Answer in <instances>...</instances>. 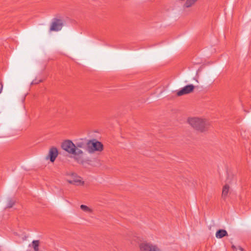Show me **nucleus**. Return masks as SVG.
Returning <instances> with one entry per match:
<instances>
[{
  "mask_svg": "<svg viewBox=\"0 0 251 251\" xmlns=\"http://www.w3.org/2000/svg\"><path fill=\"white\" fill-rule=\"evenodd\" d=\"M61 148L63 150L70 154L74 155V159L78 163H83V156L84 152L82 151L75 150V144L71 140H67L62 142Z\"/></svg>",
  "mask_w": 251,
  "mask_h": 251,
  "instance_id": "nucleus-1",
  "label": "nucleus"
},
{
  "mask_svg": "<svg viewBox=\"0 0 251 251\" xmlns=\"http://www.w3.org/2000/svg\"><path fill=\"white\" fill-rule=\"evenodd\" d=\"M188 123L194 129L202 132L206 131L209 126V122L205 119L197 117L189 118Z\"/></svg>",
  "mask_w": 251,
  "mask_h": 251,
  "instance_id": "nucleus-2",
  "label": "nucleus"
},
{
  "mask_svg": "<svg viewBox=\"0 0 251 251\" xmlns=\"http://www.w3.org/2000/svg\"><path fill=\"white\" fill-rule=\"evenodd\" d=\"M103 150L102 144L96 139L88 140L87 151L90 153L101 151Z\"/></svg>",
  "mask_w": 251,
  "mask_h": 251,
  "instance_id": "nucleus-3",
  "label": "nucleus"
},
{
  "mask_svg": "<svg viewBox=\"0 0 251 251\" xmlns=\"http://www.w3.org/2000/svg\"><path fill=\"white\" fill-rule=\"evenodd\" d=\"M66 181L71 184L75 185H83L84 182L81 177L74 173H67L66 174Z\"/></svg>",
  "mask_w": 251,
  "mask_h": 251,
  "instance_id": "nucleus-4",
  "label": "nucleus"
},
{
  "mask_svg": "<svg viewBox=\"0 0 251 251\" xmlns=\"http://www.w3.org/2000/svg\"><path fill=\"white\" fill-rule=\"evenodd\" d=\"M139 247L140 251H162L157 245L151 243H142Z\"/></svg>",
  "mask_w": 251,
  "mask_h": 251,
  "instance_id": "nucleus-5",
  "label": "nucleus"
},
{
  "mask_svg": "<svg viewBox=\"0 0 251 251\" xmlns=\"http://www.w3.org/2000/svg\"><path fill=\"white\" fill-rule=\"evenodd\" d=\"M63 26V22L61 19L54 18L53 19L50 28V31H60Z\"/></svg>",
  "mask_w": 251,
  "mask_h": 251,
  "instance_id": "nucleus-6",
  "label": "nucleus"
},
{
  "mask_svg": "<svg viewBox=\"0 0 251 251\" xmlns=\"http://www.w3.org/2000/svg\"><path fill=\"white\" fill-rule=\"evenodd\" d=\"M194 88L195 86L192 84L186 85L180 90L178 91L176 93V95L177 96H181L190 94L193 91Z\"/></svg>",
  "mask_w": 251,
  "mask_h": 251,
  "instance_id": "nucleus-7",
  "label": "nucleus"
},
{
  "mask_svg": "<svg viewBox=\"0 0 251 251\" xmlns=\"http://www.w3.org/2000/svg\"><path fill=\"white\" fill-rule=\"evenodd\" d=\"M88 140L80 139L76 141L75 143V149L79 151H82V149H86L87 151ZM76 150V149H75Z\"/></svg>",
  "mask_w": 251,
  "mask_h": 251,
  "instance_id": "nucleus-8",
  "label": "nucleus"
},
{
  "mask_svg": "<svg viewBox=\"0 0 251 251\" xmlns=\"http://www.w3.org/2000/svg\"><path fill=\"white\" fill-rule=\"evenodd\" d=\"M58 155V150L55 147H51L47 156V159H50L51 162H53Z\"/></svg>",
  "mask_w": 251,
  "mask_h": 251,
  "instance_id": "nucleus-9",
  "label": "nucleus"
},
{
  "mask_svg": "<svg viewBox=\"0 0 251 251\" xmlns=\"http://www.w3.org/2000/svg\"><path fill=\"white\" fill-rule=\"evenodd\" d=\"M227 232L225 229H219L216 233V237L217 238H222L225 236H227Z\"/></svg>",
  "mask_w": 251,
  "mask_h": 251,
  "instance_id": "nucleus-10",
  "label": "nucleus"
},
{
  "mask_svg": "<svg viewBox=\"0 0 251 251\" xmlns=\"http://www.w3.org/2000/svg\"><path fill=\"white\" fill-rule=\"evenodd\" d=\"M229 186L227 184L225 185L223 187L222 197L224 199H225L226 198L229 191Z\"/></svg>",
  "mask_w": 251,
  "mask_h": 251,
  "instance_id": "nucleus-11",
  "label": "nucleus"
},
{
  "mask_svg": "<svg viewBox=\"0 0 251 251\" xmlns=\"http://www.w3.org/2000/svg\"><path fill=\"white\" fill-rule=\"evenodd\" d=\"M198 0H187L183 5L184 8H189L194 5Z\"/></svg>",
  "mask_w": 251,
  "mask_h": 251,
  "instance_id": "nucleus-12",
  "label": "nucleus"
},
{
  "mask_svg": "<svg viewBox=\"0 0 251 251\" xmlns=\"http://www.w3.org/2000/svg\"><path fill=\"white\" fill-rule=\"evenodd\" d=\"M40 241L39 240H33L32 242V247L34 249V251H39Z\"/></svg>",
  "mask_w": 251,
  "mask_h": 251,
  "instance_id": "nucleus-13",
  "label": "nucleus"
},
{
  "mask_svg": "<svg viewBox=\"0 0 251 251\" xmlns=\"http://www.w3.org/2000/svg\"><path fill=\"white\" fill-rule=\"evenodd\" d=\"M80 207L82 210L86 213H91L92 212V210L85 205L81 204Z\"/></svg>",
  "mask_w": 251,
  "mask_h": 251,
  "instance_id": "nucleus-14",
  "label": "nucleus"
},
{
  "mask_svg": "<svg viewBox=\"0 0 251 251\" xmlns=\"http://www.w3.org/2000/svg\"><path fill=\"white\" fill-rule=\"evenodd\" d=\"M15 203V201L14 200H12L11 199H9L7 200V203L6 208H11L12 207Z\"/></svg>",
  "mask_w": 251,
  "mask_h": 251,
  "instance_id": "nucleus-15",
  "label": "nucleus"
},
{
  "mask_svg": "<svg viewBox=\"0 0 251 251\" xmlns=\"http://www.w3.org/2000/svg\"><path fill=\"white\" fill-rule=\"evenodd\" d=\"M0 94L1 93L2 88H3V84L2 81H0Z\"/></svg>",
  "mask_w": 251,
  "mask_h": 251,
  "instance_id": "nucleus-16",
  "label": "nucleus"
},
{
  "mask_svg": "<svg viewBox=\"0 0 251 251\" xmlns=\"http://www.w3.org/2000/svg\"><path fill=\"white\" fill-rule=\"evenodd\" d=\"M42 80H40L38 82H36L35 81H33L32 82V84H38L39 83V82H41Z\"/></svg>",
  "mask_w": 251,
  "mask_h": 251,
  "instance_id": "nucleus-17",
  "label": "nucleus"
},
{
  "mask_svg": "<svg viewBox=\"0 0 251 251\" xmlns=\"http://www.w3.org/2000/svg\"><path fill=\"white\" fill-rule=\"evenodd\" d=\"M231 248L234 250H237V248L234 245H233L231 246Z\"/></svg>",
  "mask_w": 251,
  "mask_h": 251,
  "instance_id": "nucleus-18",
  "label": "nucleus"
},
{
  "mask_svg": "<svg viewBox=\"0 0 251 251\" xmlns=\"http://www.w3.org/2000/svg\"><path fill=\"white\" fill-rule=\"evenodd\" d=\"M238 249H239V250H240L241 251H243V250H244L243 248H242V247H240V246H239V247H238Z\"/></svg>",
  "mask_w": 251,
  "mask_h": 251,
  "instance_id": "nucleus-19",
  "label": "nucleus"
}]
</instances>
